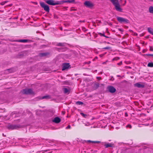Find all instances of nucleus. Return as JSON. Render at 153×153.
I'll return each instance as SVG.
<instances>
[{
	"label": "nucleus",
	"instance_id": "1",
	"mask_svg": "<svg viewBox=\"0 0 153 153\" xmlns=\"http://www.w3.org/2000/svg\"><path fill=\"white\" fill-rule=\"evenodd\" d=\"M117 21L120 23H124L125 24L129 23V21L126 19L120 17H117Z\"/></svg>",
	"mask_w": 153,
	"mask_h": 153
},
{
	"label": "nucleus",
	"instance_id": "2",
	"mask_svg": "<svg viewBox=\"0 0 153 153\" xmlns=\"http://www.w3.org/2000/svg\"><path fill=\"white\" fill-rule=\"evenodd\" d=\"M40 4L41 7L43 8L45 11L47 13L49 12L50 9L48 5L45 4L43 2H40Z\"/></svg>",
	"mask_w": 153,
	"mask_h": 153
},
{
	"label": "nucleus",
	"instance_id": "3",
	"mask_svg": "<svg viewBox=\"0 0 153 153\" xmlns=\"http://www.w3.org/2000/svg\"><path fill=\"white\" fill-rule=\"evenodd\" d=\"M21 92L23 94H33V91L31 89H23Z\"/></svg>",
	"mask_w": 153,
	"mask_h": 153
},
{
	"label": "nucleus",
	"instance_id": "4",
	"mask_svg": "<svg viewBox=\"0 0 153 153\" xmlns=\"http://www.w3.org/2000/svg\"><path fill=\"white\" fill-rule=\"evenodd\" d=\"M47 4L51 5H59V3H58V1L54 2L55 1L53 0H44Z\"/></svg>",
	"mask_w": 153,
	"mask_h": 153
},
{
	"label": "nucleus",
	"instance_id": "5",
	"mask_svg": "<svg viewBox=\"0 0 153 153\" xmlns=\"http://www.w3.org/2000/svg\"><path fill=\"white\" fill-rule=\"evenodd\" d=\"M8 128L9 129H17L21 128V126L19 125H10L8 126Z\"/></svg>",
	"mask_w": 153,
	"mask_h": 153
},
{
	"label": "nucleus",
	"instance_id": "6",
	"mask_svg": "<svg viewBox=\"0 0 153 153\" xmlns=\"http://www.w3.org/2000/svg\"><path fill=\"white\" fill-rule=\"evenodd\" d=\"M84 4L86 7L90 8L94 6V4L90 1H86L84 3Z\"/></svg>",
	"mask_w": 153,
	"mask_h": 153
},
{
	"label": "nucleus",
	"instance_id": "7",
	"mask_svg": "<svg viewBox=\"0 0 153 153\" xmlns=\"http://www.w3.org/2000/svg\"><path fill=\"white\" fill-rule=\"evenodd\" d=\"M114 5L116 10L119 12H122V9L120 7L119 2L113 4Z\"/></svg>",
	"mask_w": 153,
	"mask_h": 153
},
{
	"label": "nucleus",
	"instance_id": "8",
	"mask_svg": "<svg viewBox=\"0 0 153 153\" xmlns=\"http://www.w3.org/2000/svg\"><path fill=\"white\" fill-rule=\"evenodd\" d=\"M108 91L111 93H114L116 91V89L113 86H108L107 87Z\"/></svg>",
	"mask_w": 153,
	"mask_h": 153
},
{
	"label": "nucleus",
	"instance_id": "9",
	"mask_svg": "<svg viewBox=\"0 0 153 153\" xmlns=\"http://www.w3.org/2000/svg\"><path fill=\"white\" fill-rule=\"evenodd\" d=\"M62 71H64L66 69H68L70 66L69 63H64L62 65Z\"/></svg>",
	"mask_w": 153,
	"mask_h": 153
},
{
	"label": "nucleus",
	"instance_id": "10",
	"mask_svg": "<svg viewBox=\"0 0 153 153\" xmlns=\"http://www.w3.org/2000/svg\"><path fill=\"white\" fill-rule=\"evenodd\" d=\"M102 144H104V146H105V148H108L109 147H113L114 146V144L112 143H105V144H103V143H102Z\"/></svg>",
	"mask_w": 153,
	"mask_h": 153
},
{
	"label": "nucleus",
	"instance_id": "11",
	"mask_svg": "<svg viewBox=\"0 0 153 153\" xmlns=\"http://www.w3.org/2000/svg\"><path fill=\"white\" fill-rule=\"evenodd\" d=\"M15 42H27L30 41V40L26 39H22L19 40H16L14 41Z\"/></svg>",
	"mask_w": 153,
	"mask_h": 153
},
{
	"label": "nucleus",
	"instance_id": "12",
	"mask_svg": "<svg viewBox=\"0 0 153 153\" xmlns=\"http://www.w3.org/2000/svg\"><path fill=\"white\" fill-rule=\"evenodd\" d=\"M50 54L49 52H46L42 53H40L39 54V56L40 57H43L46 56Z\"/></svg>",
	"mask_w": 153,
	"mask_h": 153
},
{
	"label": "nucleus",
	"instance_id": "13",
	"mask_svg": "<svg viewBox=\"0 0 153 153\" xmlns=\"http://www.w3.org/2000/svg\"><path fill=\"white\" fill-rule=\"evenodd\" d=\"M134 86L138 88H143L144 87V85L143 84H141L139 83H137L134 84Z\"/></svg>",
	"mask_w": 153,
	"mask_h": 153
},
{
	"label": "nucleus",
	"instance_id": "14",
	"mask_svg": "<svg viewBox=\"0 0 153 153\" xmlns=\"http://www.w3.org/2000/svg\"><path fill=\"white\" fill-rule=\"evenodd\" d=\"M52 121L55 123H58L60 122L61 119L59 117H55Z\"/></svg>",
	"mask_w": 153,
	"mask_h": 153
},
{
	"label": "nucleus",
	"instance_id": "15",
	"mask_svg": "<svg viewBox=\"0 0 153 153\" xmlns=\"http://www.w3.org/2000/svg\"><path fill=\"white\" fill-rule=\"evenodd\" d=\"M100 86L99 83L98 82H96L94 84L93 88L94 90H96Z\"/></svg>",
	"mask_w": 153,
	"mask_h": 153
},
{
	"label": "nucleus",
	"instance_id": "16",
	"mask_svg": "<svg viewBox=\"0 0 153 153\" xmlns=\"http://www.w3.org/2000/svg\"><path fill=\"white\" fill-rule=\"evenodd\" d=\"M58 1V3H59V4H61L63 3L68 2V3H71L72 2V1H68V0H63V1Z\"/></svg>",
	"mask_w": 153,
	"mask_h": 153
},
{
	"label": "nucleus",
	"instance_id": "17",
	"mask_svg": "<svg viewBox=\"0 0 153 153\" xmlns=\"http://www.w3.org/2000/svg\"><path fill=\"white\" fill-rule=\"evenodd\" d=\"M86 143H101L100 141H93L90 140H85Z\"/></svg>",
	"mask_w": 153,
	"mask_h": 153
},
{
	"label": "nucleus",
	"instance_id": "18",
	"mask_svg": "<svg viewBox=\"0 0 153 153\" xmlns=\"http://www.w3.org/2000/svg\"><path fill=\"white\" fill-rule=\"evenodd\" d=\"M66 43L65 42L64 43H57L56 45V46H62L64 47L65 46V45Z\"/></svg>",
	"mask_w": 153,
	"mask_h": 153
},
{
	"label": "nucleus",
	"instance_id": "19",
	"mask_svg": "<svg viewBox=\"0 0 153 153\" xmlns=\"http://www.w3.org/2000/svg\"><path fill=\"white\" fill-rule=\"evenodd\" d=\"M51 98V96L49 95H46L41 97L39 99H50Z\"/></svg>",
	"mask_w": 153,
	"mask_h": 153
},
{
	"label": "nucleus",
	"instance_id": "20",
	"mask_svg": "<svg viewBox=\"0 0 153 153\" xmlns=\"http://www.w3.org/2000/svg\"><path fill=\"white\" fill-rule=\"evenodd\" d=\"M5 71L8 73H11L14 71L13 69L12 68L7 69L5 70Z\"/></svg>",
	"mask_w": 153,
	"mask_h": 153
},
{
	"label": "nucleus",
	"instance_id": "21",
	"mask_svg": "<svg viewBox=\"0 0 153 153\" xmlns=\"http://www.w3.org/2000/svg\"><path fill=\"white\" fill-rule=\"evenodd\" d=\"M149 11L150 13L153 14V6H151L149 7Z\"/></svg>",
	"mask_w": 153,
	"mask_h": 153
},
{
	"label": "nucleus",
	"instance_id": "22",
	"mask_svg": "<svg viewBox=\"0 0 153 153\" xmlns=\"http://www.w3.org/2000/svg\"><path fill=\"white\" fill-rule=\"evenodd\" d=\"M148 30L150 34L153 35V30L151 27H148Z\"/></svg>",
	"mask_w": 153,
	"mask_h": 153
},
{
	"label": "nucleus",
	"instance_id": "23",
	"mask_svg": "<svg viewBox=\"0 0 153 153\" xmlns=\"http://www.w3.org/2000/svg\"><path fill=\"white\" fill-rule=\"evenodd\" d=\"M113 4L118 2V0H110Z\"/></svg>",
	"mask_w": 153,
	"mask_h": 153
},
{
	"label": "nucleus",
	"instance_id": "24",
	"mask_svg": "<svg viewBox=\"0 0 153 153\" xmlns=\"http://www.w3.org/2000/svg\"><path fill=\"white\" fill-rule=\"evenodd\" d=\"M147 66L150 67H153V63L152 62L148 63Z\"/></svg>",
	"mask_w": 153,
	"mask_h": 153
},
{
	"label": "nucleus",
	"instance_id": "25",
	"mask_svg": "<svg viewBox=\"0 0 153 153\" xmlns=\"http://www.w3.org/2000/svg\"><path fill=\"white\" fill-rule=\"evenodd\" d=\"M63 91L65 93H67L69 92V90L68 89L66 88H63Z\"/></svg>",
	"mask_w": 153,
	"mask_h": 153
},
{
	"label": "nucleus",
	"instance_id": "26",
	"mask_svg": "<svg viewBox=\"0 0 153 153\" xmlns=\"http://www.w3.org/2000/svg\"><path fill=\"white\" fill-rule=\"evenodd\" d=\"M143 56L146 57V56H153V54H144L143 55Z\"/></svg>",
	"mask_w": 153,
	"mask_h": 153
},
{
	"label": "nucleus",
	"instance_id": "27",
	"mask_svg": "<svg viewBox=\"0 0 153 153\" xmlns=\"http://www.w3.org/2000/svg\"><path fill=\"white\" fill-rule=\"evenodd\" d=\"M83 104V103L81 101H77L76 102V104L78 105H82Z\"/></svg>",
	"mask_w": 153,
	"mask_h": 153
},
{
	"label": "nucleus",
	"instance_id": "28",
	"mask_svg": "<svg viewBox=\"0 0 153 153\" xmlns=\"http://www.w3.org/2000/svg\"><path fill=\"white\" fill-rule=\"evenodd\" d=\"M98 34L99 35H100V36H103L105 37V34H104V33H98Z\"/></svg>",
	"mask_w": 153,
	"mask_h": 153
},
{
	"label": "nucleus",
	"instance_id": "29",
	"mask_svg": "<svg viewBox=\"0 0 153 153\" xmlns=\"http://www.w3.org/2000/svg\"><path fill=\"white\" fill-rule=\"evenodd\" d=\"M120 59V58L119 57H115L113 59V60H117Z\"/></svg>",
	"mask_w": 153,
	"mask_h": 153
},
{
	"label": "nucleus",
	"instance_id": "30",
	"mask_svg": "<svg viewBox=\"0 0 153 153\" xmlns=\"http://www.w3.org/2000/svg\"><path fill=\"white\" fill-rule=\"evenodd\" d=\"M56 50L59 51H60V50L62 49L63 48H56Z\"/></svg>",
	"mask_w": 153,
	"mask_h": 153
},
{
	"label": "nucleus",
	"instance_id": "31",
	"mask_svg": "<svg viewBox=\"0 0 153 153\" xmlns=\"http://www.w3.org/2000/svg\"><path fill=\"white\" fill-rule=\"evenodd\" d=\"M80 114L82 115V116L84 117H85L87 116V115L86 114H84L82 113H81Z\"/></svg>",
	"mask_w": 153,
	"mask_h": 153
},
{
	"label": "nucleus",
	"instance_id": "32",
	"mask_svg": "<svg viewBox=\"0 0 153 153\" xmlns=\"http://www.w3.org/2000/svg\"><path fill=\"white\" fill-rule=\"evenodd\" d=\"M54 18L55 19H57L58 18V17L57 15H56L55 14H54Z\"/></svg>",
	"mask_w": 153,
	"mask_h": 153
},
{
	"label": "nucleus",
	"instance_id": "33",
	"mask_svg": "<svg viewBox=\"0 0 153 153\" xmlns=\"http://www.w3.org/2000/svg\"><path fill=\"white\" fill-rule=\"evenodd\" d=\"M126 127H128L129 128H132V126H131V125L128 124V125H127L126 126Z\"/></svg>",
	"mask_w": 153,
	"mask_h": 153
},
{
	"label": "nucleus",
	"instance_id": "34",
	"mask_svg": "<svg viewBox=\"0 0 153 153\" xmlns=\"http://www.w3.org/2000/svg\"><path fill=\"white\" fill-rule=\"evenodd\" d=\"M111 48L109 47H105L103 48V49H110Z\"/></svg>",
	"mask_w": 153,
	"mask_h": 153
},
{
	"label": "nucleus",
	"instance_id": "35",
	"mask_svg": "<svg viewBox=\"0 0 153 153\" xmlns=\"http://www.w3.org/2000/svg\"><path fill=\"white\" fill-rule=\"evenodd\" d=\"M149 50L151 51H153V48L152 46H150Z\"/></svg>",
	"mask_w": 153,
	"mask_h": 153
},
{
	"label": "nucleus",
	"instance_id": "36",
	"mask_svg": "<svg viewBox=\"0 0 153 153\" xmlns=\"http://www.w3.org/2000/svg\"><path fill=\"white\" fill-rule=\"evenodd\" d=\"M4 4H5V3H4V1L0 3V4H1L2 5H4Z\"/></svg>",
	"mask_w": 153,
	"mask_h": 153
},
{
	"label": "nucleus",
	"instance_id": "37",
	"mask_svg": "<svg viewBox=\"0 0 153 153\" xmlns=\"http://www.w3.org/2000/svg\"><path fill=\"white\" fill-rule=\"evenodd\" d=\"M97 79L99 80L101 79V78L100 77H97Z\"/></svg>",
	"mask_w": 153,
	"mask_h": 153
},
{
	"label": "nucleus",
	"instance_id": "38",
	"mask_svg": "<svg viewBox=\"0 0 153 153\" xmlns=\"http://www.w3.org/2000/svg\"><path fill=\"white\" fill-rule=\"evenodd\" d=\"M122 64V62H120L117 63V65H121V64Z\"/></svg>",
	"mask_w": 153,
	"mask_h": 153
},
{
	"label": "nucleus",
	"instance_id": "39",
	"mask_svg": "<svg viewBox=\"0 0 153 153\" xmlns=\"http://www.w3.org/2000/svg\"><path fill=\"white\" fill-rule=\"evenodd\" d=\"M70 128L71 126L70 125H68L66 127V128Z\"/></svg>",
	"mask_w": 153,
	"mask_h": 153
},
{
	"label": "nucleus",
	"instance_id": "40",
	"mask_svg": "<svg viewBox=\"0 0 153 153\" xmlns=\"http://www.w3.org/2000/svg\"><path fill=\"white\" fill-rule=\"evenodd\" d=\"M114 79L113 77H112V78L110 79V80H111L112 81Z\"/></svg>",
	"mask_w": 153,
	"mask_h": 153
},
{
	"label": "nucleus",
	"instance_id": "41",
	"mask_svg": "<svg viewBox=\"0 0 153 153\" xmlns=\"http://www.w3.org/2000/svg\"><path fill=\"white\" fill-rule=\"evenodd\" d=\"M68 0L72 1V2L71 3H73L74 1V0Z\"/></svg>",
	"mask_w": 153,
	"mask_h": 153
},
{
	"label": "nucleus",
	"instance_id": "42",
	"mask_svg": "<svg viewBox=\"0 0 153 153\" xmlns=\"http://www.w3.org/2000/svg\"><path fill=\"white\" fill-rule=\"evenodd\" d=\"M19 56H24V55L23 54H20L19 55Z\"/></svg>",
	"mask_w": 153,
	"mask_h": 153
},
{
	"label": "nucleus",
	"instance_id": "43",
	"mask_svg": "<svg viewBox=\"0 0 153 153\" xmlns=\"http://www.w3.org/2000/svg\"><path fill=\"white\" fill-rule=\"evenodd\" d=\"M125 116L126 117H127L128 115V114L127 113H125Z\"/></svg>",
	"mask_w": 153,
	"mask_h": 153
},
{
	"label": "nucleus",
	"instance_id": "44",
	"mask_svg": "<svg viewBox=\"0 0 153 153\" xmlns=\"http://www.w3.org/2000/svg\"><path fill=\"white\" fill-rule=\"evenodd\" d=\"M12 116L13 117H15V114H12Z\"/></svg>",
	"mask_w": 153,
	"mask_h": 153
},
{
	"label": "nucleus",
	"instance_id": "45",
	"mask_svg": "<svg viewBox=\"0 0 153 153\" xmlns=\"http://www.w3.org/2000/svg\"><path fill=\"white\" fill-rule=\"evenodd\" d=\"M105 38H110V37L107 36H106L105 35Z\"/></svg>",
	"mask_w": 153,
	"mask_h": 153
},
{
	"label": "nucleus",
	"instance_id": "46",
	"mask_svg": "<svg viewBox=\"0 0 153 153\" xmlns=\"http://www.w3.org/2000/svg\"><path fill=\"white\" fill-rule=\"evenodd\" d=\"M4 3H6L7 2H8V1H4Z\"/></svg>",
	"mask_w": 153,
	"mask_h": 153
},
{
	"label": "nucleus",
	"instance_id": "47",
	"mask_svg": "<svg viewBox=\"0 0 153 153\" xmlns=\"http://www.w3.org/2000/svg\"><path fill=\"white\" fill-rule=\"evenodd\" d=\"M119 30L121 31H122L123 30L121 29H119Z\"/></svg>",
	"mask_w": 153,
	"mask_h": 153
},
{
	"label": "nucleus",
	"instance_id": "48",
	"mask_svg": "<svg viewBox=\"0 0 153 153\" xmlns=\"http://www.w3.org/2000/svg\"><path fill=\"white\" fill-rule=\"evenodd\" d=\"M80 22H85V21L84 20L83 21H80Z\"/></svg>",
	"mask_w": 153,
	"mask_h": 153
},
{
	"label": "nucleus",
	"instance_id": "49",
	"mask_svg": "<svg viewBox=\"0 0 153 153\" xmlns=\"http://www.w3.org/2000/svg\"><path fill=\"white\" fill-rule=\"evenodd\" d=\"M76 9L71 10H76Z\"/></svg>",
	"mask_w": 153,
	"mask_h": 153
},
{
	"label": "nucleus",
	"instance_id": "50",
	"mask_svg": "<svg viewBox=\"0 0 153 153\" xmlns=\"http://www.w3.org/2000/svg\"><path fill=\"white\" fill-rule=\"evenodd\" d=\"M135 35H137V33H135Z\"/></svg>",
	"mask_w": 153,
	"mask_h": 153
},
{
	"label": "nucleus",
	"instance_id": "51",
	"mask_svg": "<svg viewBox=\"0 0 153 153\" xmlns=\"http://www.w3.org/2000/svg\"><path fill=\"white\" fill-rule=\"evenodd\" d=\"M125 4L126 2V1H125Z\"/></svg>",
	"mask_w": 153,
	"mask_h": 153
},
{
	"label": "nucleus",
	"instance_id": "52",
	"mask_svg": "<svg viewBox=\"0 0 153 153\" xmlns=\"http://www.w3.org/2000/svg\"><path fill=\"white\" fill-rule=\"evenodd\" d=\"M103 85V84H101V85Z\"/></svg>",
	"mask_w": 153,
	"mask_h": 153
},
{
	"label": "nucleus",
	"instance_id": "53",
	"mask_svg": "<svg viewBox=\"0 0 153 153\" xmlns=\"http://www.w3.org/2000/svg\"><path fill=\"white\" fill-rule=\"evenodd\" d=\"M107 43L108 44H109V42H107Z\"/></svg>",
	"mask_w": 153,
	"mask_h": 153
},
{
	"label": "nucleus",
	"instance_id": "54",
	"mask_svg": "<svg viewBox=\"0 0 153 153\" xmlns=\"http://www.w3.org/2000/svg\"><path fill=\"white\" fill-rule=\"evenodd\" d=\"M36 4H37V3H36Z\"/></svg>",
	"mask_w": 153,
	"mask_h": 153
},
{
	"label": "nucleus",
	"instance_id": "55",
	"mask_svg": "<svg viewBox=\"0 0 153 153\" xmlns=\"http://www.w3.org/2000/svg\"><path fill=\"white\" fill-rule=\"evenodd\" d=\"M36 4H37V3H36Z\"/></svg>",
	"mask_w": 153,
	"mask_h": 153
},
{
	"label": "nucleus",
	"instance_id": "56",
	"mask_svg": "<svg viewBox=\"0 0 153 153\" xmlns=\"http://www.w3.org/2000/svg\"><path fill=\"white\" fill-rule=\"evenodd\" d=\"M122 0H120V1H122Z\"/></svg>",
	"mask_w": 153,
	"mask_h": 153
}]
</instances>
